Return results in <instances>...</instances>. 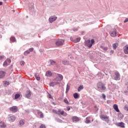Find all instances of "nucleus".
I'll return each instance as SVG.
<instances>
[{
	"label": "nucleus",
	"mask_w": 128,
	"mask_h": 128,
	"mask_svg": "<svg viewBox=\"0 0 128 128\" xmlns=\"http://www.w3.org/2000/svg\"><path fill=\"white\" fill-rule=\"evenodd\" d=\"M94 43V40L92 39L90 40H88L85 42V44L86 46L88 47L89 48H92V44Z\"/></svg>",
	"instance_id": "1"
},
{
	"label": "nucleus",
	"mask_w": 128,
	"mask_h": 128,
	"mask_svg": "<svg viewBox=\"0 0 128 128\" xmlns=\"http://www.w3.org/2000/svg\"><path fill=\"white\" fill-rule=\"evenodd\" d=\"M97 88L98 90H105L106 88L104 84L102 82H99L97 84Z\"/></svg>",
	"instance_id": "2"
},
{
	"label": "nucleus",
	"mask_w": 128,
	"mask_h": 128,
	"mask_svg": "<svg viewBox=\"0 0 128 128\" xmlns=\"http://www.w3.org/2000/svg\"><path fill=\"white\" fill-rule=\"evenodd\" d=\"M114 76H112L113 80H120V75L118 72H115Z\"/></svg>",
	"instance_id": "3"
},
{
	"label": "nucleus",
	"mask_w": 128,
	"mask_h": 128,
	"mask_svg": "<svg viewBox=\"0 0 128 128\" xmlns=\"http://www.w3.org/2000/svg\"><path fill=\"white\" fill-rule=\"evenodd\" d=\"M56 78L54 80H56L57 82H61L64 79V76L60 74H56Z\"/></svg>",
	"instance_id": "4"
},
{
	"label": "nucleus",
	"mask_w": 128,
	"mask_h": 128,
	"mask_svg": "<svg viewBox=\"0 0 128 128\" xmlns=\"http://www.w3.org/2000/svg\"><path fill=\"white\" fill-rule=\"evenodd\" d=\"M101 120H104L105 122H110V117L108 116H105L104 115H102L100 116Z\"/></svg>",
	"instance_id": "5"
},
{
	"label": "nucleus",
	"mask_w": 128,
	"mask_h": 128,
	"mask_svg": "<svg viewBox=\"0 0 128 128\" xmlns=\"http://www.w3.org/2000/svg\"><path fill=\"white\" fill-rule=\"evenodd\" d=\"M64 44V40H58L56 42V46H62Z\"/></svg>",
	"instance_id": "6"
},
{
	"label": "nucleus",
	"mask_w": 128,
	"mask_h": 128,
	"mask_svg": "<svg viewBox=\"0 0 128 128\" xmlns=\"http://www.w3.org/2000/svg\"><path fill=\"white\" fill-rule=\"evenodd\" d=\"M10 112H18V107L16 106H13L10 108Z\"/></svg>",
	"instance_id": "7"
},
{
	"label": "nucleus",
	"mask_w": 128,
	"mask_h": 128,
	"mask_svg": "<svg viewBox=\"0 0 128 128\" xmlns=\"http://www.w3.org/2000/svg\"><path fill=\"white\" fill-rule=\"evenodd\" d=\"M116 126H120V128H126V124L124 122H118L116 124Z\"/></svg>",
	"instance_id": "8"
},
{
	"label": "nucleus",
	"mask_w": 128,
	"mask_h": 128,
	"mask_svg": "<svg viewBox=\"0 0 128 128\" xmlns=\"http://www.w3.org/2000/svg\"><path fill=\"white\" fill-rule=\"evenodd\" d=\"M123 50H124V54H128V44L125 46L123 48Z\"/></svg>",
	"instance_id": "9"
},
{
	"label": "nucleus",
	"mask_w": 128,
	"mask_h": 128,
	"mask_svg": "<svg viewBox=\"0 0 128 128\" xmlns=\"http://www.w3.org/2000/svg\"><path fill=\"white\" fill-rule=\"evenodd\" d=\"M56 18H58L56 16H52L49 18V22L51 23L54 22V20H56Z\"/></svg>",
	"instance_id": "10"
},
{
	"label": "nucleus",
	"mask_w": 128,
	"mask_h": 128,
	"mask_svg": "<svg viewBox=\"0 0 128 128\" xmlns=\"http://www.w3.org/2000/svg\"><path fill=\"white\" fill-rule=\"evenodd\" d=\"M113 108H114V110H116V112H120V110L118 109V104H114L113 106Z\"/></svg>",
	"instance_id": "11"
},
{
	"label": "nucleus",
	"mask_w": 128,
	"mask_h": 128,
	"mask_svg": "<svg viewBox=\"0 0 128 128\" xmlns=\"http://www.w3.org/2000/svg\"><path fill=\"white\" fill-rule=\"evenodd\" d=\"M6 76V72L4 71H0V78H3Z\"/></svg>",
	"instance_id": "12"
},
{
	"label": "nucleus",
	"mask_w": 128,
	"mask_h": 128,
	"mask_svg": "<svg viewBox=\"0 0 128 128\" xmlns=\"http://www.w3.org/2000/svg\"><path fill=\"white\" fill-rule=\"evenodd\" d=\"M72 120L73 122H78L80 120V118L76 116H74L72 118Z\"/></svg>",
	"instance_id": "13"
},
{
	"label": "nucleus",
	"mask_w": 128,
	"mask_h": 128,
	"mask_svg": "<svg viewBox=\"0 0 128 128\" xmlns=\"http://www.w3.org/2000/svg\"><path fill=\"white\" fill-rule=\"evenodd\" d=\"M52 76V73L50 70H48L46 72V76Z\"/></svg>",
	"instance_id": "14"
},
{
	"label": "nucleus",
	"mask_w": 128,
	"mask_h": 128,
	"mask_svg": "<svg viewBox=\"0 0 128 128\" xmlns=\"http://www.w3.org/2000/svg\"><path fill=\"white\" fill-rule=\"evenodd\" d=\"M9 120L10 122H14V120H16V116H11L9 118Z\"/></svg>",
	"instance_id": "15"
},
{
	"label": "nucleus",
	"mask_w": 128,
	"mask_h": 128,
	"mask_svg": "<svg viewBox=\"0 0 128 128\" xmlns=\"http://www.w3.org/2000/svg\"><path fill=\"white\" fill-rule=\"evenodd\" d=\"M118 46V44L114 43L112 44L113 50H116V48Z\"/></svg>",
	"instance_id": "16"
},
{
	"label": "nucleus",
	"mask_w": 128,
	"mask_h": 128,
	"mask_svg": "<svg viewBox=\"0 0 128 128\" xmlns=\"http://www.w3.org/2000/svg\"><path fill=\"white\" fill-rule=\"evenodd\" d=\"M0 124V128H6V125L4 124V122H1Z\"/></svg>",
	"instance_id": "17"
},
{
	"label": "nucleus",
	"mask_w": 128,
	"mask_h": 128,
	"mask_svg": "<svg viewBox=\"0 0 128 128\" xmlns=\"http://www.w3.org/2000/svg\"><path fill=\"white\" fill-rule=\"evenodd\" d=\"M27 94H26V98H30V96L32 95V93L30 92V91H27L26 92Z\"/></svg>",
	"instance_id": "18"
},
{
	"label": "nucleus",
	"mask_w": 128,
	"mask_h": 128,
	"mask_svg": "<svg viewBox=\"0 0 128 128\" xmlns=\"http://www.w3.org/2000/svg\"><path fill=\"white\" fill-rule=\"evenodd\" d=\"M74 98H80V95H78V93H74Z\"/></svg>",
	"instance_id": "19"
},
{
	"label": "nucleus",
	"mask_w": 128,
	"mask_h": 128,
	"mask_svg": "<svg viewBox=\"0 0 128 128\" xmlns=\"http://www.w3.org/2000/svg\"><path fill=\"white\" fill-rule=\"evenodd\" d=\"M90 118H92V117H90V116L86 118V124H90Z\"/></svg>",
	"instance_id": "20"
},
{
	"label": "nucleus",
	"mask_w": 128,
	"mask_h": 128,
	"mask_svg": "<svg viewBox=\"0 0 128 128\" xmlns=\"http://www.w3.org/2000/svg\"><path fill=\"white\" fill-rule=\"evenodd\" d=\"M110 36H111L112 38H114L116 36V32H111L110 33Z\"/></svg>",
	"instance_id": "21"
},
{
	"label": "nucleus",
	"mask_w": 128,
	"mask_h": 128,
	"mask_svg": "<svg viewBox=\"0 0 128 128\" xmlns=\"http://www.w3.org/2000/svg\"><path fill=\"white\" fill-rule=\"evenodd\" d=\"M80 38H78L76 40H74L73 42H74L76 43V42H80Z\"/></svg>",
	"instance_id": "22"
},
{
	"label": "nucleus",
	"mask_w": 128,
	"mask_h": 128,
	"mask_svg": "<svg viewBox=\"0 0 128 128\" xmlns=\"http://www.w3.org/2000/svg\"><path fill=\"white\" fill-rule=\"evenodd\" d=\"M10 40L12 42H16V38L12 36L10 38Z\"/></svg>",
	"instance_id": "23"
},
{
	"label": "nucleus",
	"mask_w": 128,
	"mask_h": 128,
	"mask_svg": "<svg viewBox=\"0 0 128 128\" xmlns=\"http://www.w3.org/2000/svg\"><path fill=\"white\" fill-rule=\"evenodd\" d=\"M81 90H84V86H80L78 88V92H80Z\"/></svg>",
	"instance_id": "24"
},
{
	"label": "nucleus",
	"mask_w": 128,
	"mask_h": 128,
	"mask_svg": "<svg viewBox=\"0 0 128 128\" xmlns=\"http://www.w3.org/2000/svg\"><path fill=\"white\" fill-rule=\"evenodd\" d=\"M60 84V82H52L50 84V86H54V84Z\"/></svg>",
	"instance_id": "25"
},
{
	"label": "nucleus",
	"mask_w": 128,
	"mask_h": 128,
	"mask_svg": "<svg viewBox=\"0 0 128 128\" xmlns=\"http://www.w3.org/2000/svg\"><path fill=\"white\" fill-rule=\"evenodd\" d=\"M20 126H23L24 124V120H21L20 122Z\"/></svg>",
	"instance_id": "26"
},
{
	"label": "nucleus",
	"mask_w": 128,
	"mask_h": 128,
	"mask_svg": "<svg viewBox=\"0 0 128 128\" xmlns=\"http://www.w3.org/2000/svg\"><path fill=\"white\" fill-rule=\"evenodd\" d=\"M38 114H40V118H44V114H42V112L39 111L38 112Z\"/></svg>",
	"instance_id": "27"
},
{
	"label": "nucleus",
	"mask_w": 128,
	"mask_h": 128,
	"mask_svg": "<svg viewBox=\"0 0 128 128\" xmlns=\"http://www.w3.org/2000/svg\"><path fill=\"white\" fill-rule=\"evenodd\" d=\"M20 94H16L15 95V98L16 100H17V98H20Z\"/></svg>",
	"instance_id": "28"
},
{
	"label": "nucleus",
	"mask_w": 128,
	"mask_h": 128,
	"mask_svg": "<svg viewBox=\"0 0 128 128\" xmlns=\"http://www.w3.org/2000/svg\"><path fill=\"white\" fill-rule=\"evenodd\" d=\"M68 90H70V86H68V84L67 86H66V92H68Z\"/></svg>",
	"instance_id": "29"
},
{
	"label": "nucleus",
	"mask_w": 128,
	"mask_h": 128,
	"mask_svg": "<svg viewBox=\"0 0 128 128\" xmlns=\"http://www.w3.org/2000/svg\"><path fill=\"white\" fill-rule=\"evenodd\" d=\"M4 84H5V86H9L10 85V82L7 81H4Z\"/></svg>",
	"instance_id": "30"
},
{
	"label": "nucleus",
	"mask_w": 128,
	"mask_h": 128,
	"mask_svg": "<svg viewBox=\"0 0 128 128\" xmlns=\"http://www.w3.org/2000/svg\"><path fill=\"white\" fill-rule=\"evenodd\" d=\"M62 62L65 66H67V64H68V61L64 60Z\"/></svg>",
	"instance_id": "31"
},
{
	"label": "nucleus",
	"mask_w": 128,
	"mask_h": 128,
	"mask_svg": "<svg viewBox=\"0 0 128 128\" xmlns=\"http://www.w3.org/2000/svg\"><path fill=\"white\" fill-rule=\"evenodd\" d=\"M30 52L28 50H26L24 52V56H28V54H30Z\"/></svg>",
	"instance_id": "32"
},
{
	"label": "nucleus",
	"mask_w": 128,
	"mask_h": 128,
	"mask_svg": "<svg viewBox=\"0 0 128 128\" xmlns=\"http://www.w3.org/2000/svg\"><path fill=\"white\" fill-rule=\"evenodd\" d=\"M4 66H8V62L6 60L3 64Z\"/></svg>",
	"instance_id": "33"
},
{
	"label": "nucleus",
	"mask_w": 128,
	"mask_h": 128,
	"mask_svg": "<svg viewBox=\"0 0 128 128\" xmlns=\"http://www.w3.org/2000/svg\"><path fill=\"white\" fill-rule=\"evenodd\" d=\"M124 110H127L128 112V105H126L124 107Z\"/></svg>",
	"instance_id": "34"
},
{
	"label": "nucleus",
	"mask_w": 128,
	"mask_h": 128,
	"mask_svg": "<svg viewBox=\"0 0 128 128\" xmlns=\"http://www.w3.org/2000/svg\"><path fill=\"white\" fill-rule=\"evenodd\" d=\"M50 62L51 64H56V62H54V60H50Z\"/></svg>",
	"instance_id": "35"
},
{
	"label": "nucleus",
	"mask_w": 128,
	"mask_h": 128,
	"mask_svg": "<svg viewBox=\"0 0 128 128\" xmlns=\"http://www.w3.org/2000/svg\"><path fill=\"white\" fill-rule=\"evenodd\" d=\"M64 102H65V104H68V100H64Z\"/></svg>",
	"instance_id": "36"
},
{
	"label": "nucleus",
	"mask_w": 128,
	"mask_h": 128,
	"mask_svg": "<svg viewBox=\"0 0 128 128\" xmlns=\"http://www.w3.org/2000/svg\"><path fill=\"white\" fill-rule=\"evenodd\" d=\"M35 78L37 80H40V76H36Z\"/></svg>",
	"instance_id": "37"
},
{
	"label": "nucleus",
	"mask_w": 128,
	"mask_h": 128,
	"mask_svg": "<svg viewBox=\"0 0 128 128\" xmlns=\"http://www.w3.org/2000/svg\"><path fill=\"white\" fill-rule=\"evenodd\" d=\"M6 62H9V64H10V62H12V60L10 59H7Z\"/></svg>",
	"instance_id": "38"
},
{
	"label": "nucleus",
	"mask_w": 128,
	"mask_h": 128,
	"mask_svg": "<svg viewBox=\"0 0 128 128\" xmlns=\"http://www.w3.org/2000/svg\"><path fill=\"white\" fill-rule=\"evenodd\" d=\"M3 58H4V56H0V60H3Z\"/></svg>",
	"instance_id": "39"
},
{
	"label": "nucleus",
	"mask_w": 128,
	"mask_h": 128,
	"mask_svg": "<svg viewBox=\"0 0 128 128\" xmlns=\"http://www.w3.org/2000/svg\"><path fill=\"white\" fill-rule=\"evenodd\" d=\"M29 52H34V48H30L29 49Z\"/></svg>",
	"instance_id": "40"
},
{
	"label": "nucleus",
	"mask_w": 128,
	"mask_h": 128,
	"mask_svg": "<svg viewBox=\"0 0 128 128\" xmlns=\"http://www.w3.org/2000/svg\"><path fill=\"white\" fill-rule=\"evenodd\" d=\"M60 112H62V111L59 109L58 111V114H60Z\"/></svg>",
	"instance_id": "41"
},
{
	"label": "nucleus",
	"mask_w": 128,
	"mask_h": 128,
	"mask_svg": "<svg viewBox=\"0 0 128 128\" xmlns=\"http://www.w3.org/2000/svg\"><path fill=\"white\" fill-rule=\"evenodd\" d=\"M21 66H24V62L22 61L20 62Z\"/></svg>",
	"instance_id": "42"
},
{
	"label": "nucleus",
	"mask_w": 128,
	"mask_h": 128,
	"mask_svg": "<svg viewBox=\"0 0 128 128\" xmlns=\"http://www.w3.org/2000/svg\"><path fill=\"white\" fill-rule=\"evenodd\" d=\"M67 108V110H70V106H68L66 107Z\"/></svg>",
	"instance_id": "43"
},
{
	"label": "nucleus",
	"mask_w": 128,
	"mask_h": 128,
	"mask_svg": "<svg viewBox=\"0 0 128 128\" xmlns=\"http://www.w3.org/2000/svg\"><path fill=\"white\" fill-rule=\"evenodd\" d=\"M52 112H54V114H58V111L56 110H53Z\"/></svg>",
	"instance_id": "44"
},
{
	"label": "nucleus",
	"mask_w": 128,
	"mask_h": 128,
	"mask_svg": "<svg viewBox=\"0 0 128 128\" xmlns=\"http://www.w3.org/2000/svg\"><path fill=\"white\" fill-rule=\"evenodd\" d=\"M64 114V112L62 111L60 113V114H61V116H63Z\"/></svg>",
	"instance_id": "45"
},
{
	"label": "nucleus",
	"mask_w": 128,
	"mask_h": 128,
	"mask_svg": "<svg viewBox=\"0 0 128 128\" xmlns=\"http://www.w3.org/2000/svg\"><path fill=\"white\" fill-rule=\"evenodd\" d=\"M48 96L49 98H52V95L50 94H48Z\"/></svg>",
	"instance_id": "46"
},
{
	"label": "nucleus",
	"mask_w": 128,
	"mask_h": 128,
	"mask_svg": "<svg viewBox=\"0 0 128 128\" xmlns=\"http://www.w3.org/2000/svg\"><path fill=\"white\" fill-rule=\"evenodd\" d=\"M102 96L103 98H104V99L106 98V95H104V94H102Z\"/></svg>",
	"instance_id": "47"
},
{
	"label": "nucleus",
	"mask_w": 128,
	"mask_h": 128,
	"mask_svg": "<svg viewBox=\"0 0 128 128\" xmlns=\"http://www.w3.org/2000/svg\"><path fill=\"white\" fill-rule=\"evenodd\" d=\"M128 22V19H126L124 20V22Z\"/></svg>",
	"instance_id": "48"
},
{
	"label": "nucleus",
	"mask_w": 128,
	"mask_h": 128,
	"mask_svg": "<svg viewBox=\"0 0 128 128\" xmlns=\"http://www.w3.org/2000/svg\"><path fill=\"white\" fill-rule=\"evenodd\" d=\"M104 50H108V48H104Z\"/></svg>",
	"instance_id": "49"
},
{
	"label": "nucleus",
	"mask_w": 128,
	"mask_h": 128,
	"mask_svg": "<svg viewBox=\"0 0 128 128\" xmlns=\"http://www.w3.org/2000/svg\"><path fill=\"white\" fill-rule=\"evenodd\" d=\"M2 2H0V6H2Z\"/></svg>",
	"instance_id": "50"
},
{
	"label": "nucleus",
	"mask_w": 128,
	"mask_h": 128,
	"mask_svg": "<svg viewBox=\"0 0 128 128\" xmlns=\"http://www.w3.org/2000/svg\"><path fill=\"white\" fill-rule=\"evenodd\" d=\"M111 52H112V54H114V50H112Z\"/></svg>",
	"instance_id": "51"
},
{
	"label": "nucleus",
	"mask_w": 128,
	"mask_h": 128,
	"mask_svg": "<svg viewBox=\"0 0 128 128\" xmlns=\"http://www.w3.org/2000/svg\"><path fill=\"white\" fill-rule=\"evenodd\" d=\"M92 122H94V119L92 118Z\"/></svg>",
	"instance_id": "52"
},
{
	"label": "nucleus",
	"mask_w": 128,
	"mask_h": 128,
	"mask_svg": "<svg viewBox=\"0 0 128 128\" xmlns=\"http://www.w3.org/2000/svg\"><path fill=\"white\" fill-rule=\"evenodd\" d=\"M126 93L128 92H125Z\"/></svg>",
	"instance_id": "53"
},
{
	"label": "nucleus",
	"mask_w": 128,
	"mask_h": 128,
	"mask_svg": "<svg viewBox=\"0 0 128 128\" xmlns=\"http://www.w3.org/2000/svg\"><path fill=\"white\" fill-rule=\"evenodd\" d=\"M127 88H128V86H127Z\"/></svg>",
	"instance_id": "54"
},
{
	"label": "nucleus",
	"mask_w": 128,
	"mask_h": 128,
	"mask_svg": "<svg viewBox=\"0 0 128 128\" xmlns=\"http://www.w3.org/2000/svg\"><path fill=\"white\" fill-rule=\"evenodd\" d=\"M70 40H72V38H70Z\"/></svg>",
	"instance_id": "55"
}]
</instances>
